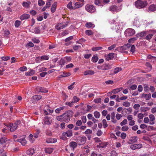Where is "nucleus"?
Wrapping results in <instances>:
<instances>
[{"mask_svg": "<svg viewBox=\"0 0 156 156\" xmlns=\"http://www.w3.org/2000/svg\"><path fill=\"white\" fill-rule=\"evenodd\" d=\"M94 115L96 118L98 119L99 118L100 114L99 112L96 111L94 112Z\"/></svg>", "mask_w": 156, "mask_h": 156, "instance_id": "obj_43", "label": "nucleus"}, {"mask_svg": "<svg viewBox=\"0 0 156 156\" xmlns=\"http://www.w3.org/2000/svg\"><path fill=\"white\" fill-rule=\"evenodd\" d=\"M98 59L97 55H95L93 56L92 58V61L94 62H96Z\"/></svg>", "mask_w": 156, "mask_h": 156, "instance_id": "obj_32", "label": "nucleus"}, {"mask_svg": "<svg viewBox=\"0 0 156 156\" xmlns=\"http://www.w3.org/2000/svg\"><path fill=\"white\" fill-rule=\"evenodd\" d=\"M133 25L139 27L141 25V23L139 20L137 18H136L133 22Z\"/></svg>", "mask_w": 156, "mask_h": 156, "instance_id": "obj_19", "label": "nucleus"}, {"mask_svg": "<svg viewBox=\"0 0 156 156\" xmlns=\"http://www.w3.org/2000/svg\"><path fill=\"white\" fill-rule=\"evenodd\" d=\"M65 61L63 59H61L59 62V65H64L65 64Z\"/></svg>", "mask_w": 156, "mask_h": 156, "instance_id": "obj_63", "label": "nucleus"}, {"mask_svg": "<svg viewBox=\"0 0 156 156\" xmlns=\"http://www.w3.org/2000/svg\"><path fill=\"white\" fill-rule=\"evenodd\" d=\"M64 107H62L57 108L55 110V112L56 113H60L61 110H63L64 109Z\"/></svg>", "mask_w": 156, "mask_h": 156, "instance_id": "obj_45", "label": "nucleus"}, {"mask_svg": "<svg viewBox=\"0 0 156 156\" xmlns=\"http://www.w3.org/2000/svg\"><path fill=\"white\" fill-rule=\"evenodd\" d=\"M136 38L134 37L131 38L128 40V42L130 43H133L136 40Z\"/></svg>", "mask_w": 156, "mask_h": 156, "instance_id": "obj_55", "label": "nucleus"}, {"mask_svg": "<svg viewBox=\"0 0 156 156\" xmlns=\"http://www.w3.org/2000/svg\"><path fill=\"white\" fill-rule=\"evenodd\" d=\"M114 53H111L105 56L106 60L109 61L110 60L112 59L114 57Z\"/></svg>", "mask_w": 156, "mask_h": 156, "instance_id": "obj_18", "label": "nucleus"}, {"mask_svg": "<svg viewBox=\"0 0 156 156\" xmlns=\"http://www.w3.org/2000/svg\"><path fill=\"white\" fill-rule=\"evenodd\" d=\"M102 49V48L101 47H93L92 48V50L93 51H97L98 50H101Z\"/></svg>", "mask_w": 156, "mask_h": 156, "instance_id": "obj_46", "label": "nucleus"}, {"mask_svg": "<svg viewBox=\"0 0 156 156\" xmlns=\"http://www.w3.org/2000/svg\"><path fill=\"white\" fill-rule=\"evenodd\" d=\"M156 10V5H151L149 8V10L150 11H154Z\"/></svg>", "mask_w": 156, "mask_h": 156, "instance_id": "obj_29", "label": "nucleus"}, {"mask_svg": "<svg viewBox=\"0 0 156 156\" xmlns=\"http://www.w3.org/2000/svg\"><path fill=\"white\" fill-rule=\"evenodd\" d=\"M122 5H112L110 6L108 8L109 11L112 12H118L122 9Z\"/></svg>", "mask_w": 156, "mask_h": 156, "instance_id": "obj_5", "label": "nucleus"}, {"mask_svg": "<svg viewBox=\"0 0 156 156\" xmlns=\"http://www.w3.org/2000/svg\"><path fill=\"white\" fill-rule=\"evenodd\" d=\"M21 22L20 21L16 20L15 23V26L16 27H18L20 25Z\"/></svg>", "mask_w": 156, "mask_h": 156, "instance_id": "obj_50", "label": "nucleus"}, {"mask_svg": "<svg viewBox=\"0 0 156 156\" xmlns=\"http://www.w3.org/2000/svg\"><path fill=\"white\" fill-rule=\"evenodd\" d=\"M129 127L127 126H123L121 128V130L123 131H126L129 129Z\"/></svg>", "mask_w": 156, "mask_h": 156, "instance_id": "obj_48", "label": "nucleus"}, {"mask_svg": "<svg viewBox=\"0 0 156 156\" xmlns=\"http://www.w3.org/2000/svg\"><path fill=\"white\" fill-rule=\"evenodd\" d=\"M7 141V139L5 136H3L0 139V144H4L3 147H5L6 145L5 144Z\"/></svg>", "mask_w": 156, "mask_h": 156, "instance_id": "obj_16", "label": "nucleus"}, {"mask_svg": "<svg viewBox=\"0 0 156 156\" xmlns=\"http://www.w3.org/2000/svg\"><path fill=\"white\" fill-rule=\"evenodd\" d=\"M135 6L138 9L143 8L147 6V2L145 0H138L135 2Z\"/></svg>", "mask_w": 156, "mask_h": 156, "instance_id": "obj_3", "label": "nucleus"}, {"mask_svg": "<svg viewBox=\"0 0 156 156\" xmlns=\"http://www.w3.org/2000/svg\"><path fill=\"white\" fill-rule=\"evenodd\" d=\"M83 6V4H81L79 2H75L73 5L74 9L80 8Z\"/></svg>", "mask_w": 156, "mask_h": 156, "instance_id": "obj_20", "label": "nucleus"}, {"mask_svg": "<svg viewBox=\"0 0 156 156\" xmlns=\"http://www.w3.org/2000/svg\"><path fill=\"white\" fill-rule=\"evenodd\" d=\"M30 16L29 14H24L21 16L20 19L22 20H26L30 18Z\"/></svg>", "mask_w": 156, "mask_h": 156, "instance_id": "obj_21", "label": "nucleus"}, {"mask_svg": "<svg viewBox=\"0 0 156 156\" xmlns=\"http://www.w3.org/2000/svg\"><path fill=\"white\" fill-rule=\"evenodd\" d=\"M86 27L88 28H93L94 27V24H93L89 22L87 23H86Z\"/></svg>", "mask_w": 156, "mask_h": 156, "instance_id": "obj_36", "label": "nucleus"}, {"mask_svg": "<svg viewBox=\"0 0 156 156\" xmlns=\"http://www.w3.org/2000/svg\"><path fill=\"white\" fill-rule=\"evenodd\" d=\"M145 32L144 31H142L140 33L137 34H136V37H142L145 35Z\"/></svg>", "mask_w": 156, "mask_h": 156, "instance_id": "obj_34", "label": "nucleus"}, {"mask_svg": "<svg viewBox=\"0 0 156 156\" xmlns=\"http://www.w3.org/2000/svg\"><path fill=\"white\" fill-rule=\"evenodd\" d=\"M137 141V138L136 136L132 137L130 138L129 140L128 141V143L129 144H131L134 143Z\"/></svg>", "mask_w": 156, "mask_h": 156, "instance_id": "obj_15", "label": "nucleus"}, {"mask_svg": "<svg viewBox=\"0 0 156 156\" xmlns=\"http://www.w3.org/2000/svg\"><path fill=\"white\" fill-rule=\"evenodd\" d=\"M122 27L120 25V23H118L117 24L115 25V29L116 30H120L122 29Z\"/></svg>", "mask_w": 156, "mask_h": 156, "instance_id": "obj_40", "label": "nucleus"}, {"mask_svg": "<svg viewBox=\"0 0 156 156\" xmlns=\"http://www.w3.org/2000/svg\"><path fill=\"white\" fill-rule=\"evenodd\" d=\"M80 100L79 98H78L77 97L74 96L73 98V102L74 103H75L78 102Z\"/></svg>", "mask_w": 156, "mask_h": 156, "instance_id": "obj_53", "label": "nucleus"}, {"mask_svg": "<svg viewBox=\"0 0 156 156\" xmlns=\"http://www.w3.org/2000/svg\"><path fill=\"white\" fill-rule=\"evenodd\" d=\"M142 147V145L141 144H132L130 146V148L131 149L134 150L137 149H140Z\"/></svg>", "mask_w": 156, "mask_h": 156, "instance_id": "obj_13", "label": "nucleus"}, {"mask_svg": "<svg viewBox=\"0 0 156 156\" xmlns=\"http://www.w3.org/2000/svg\"><path fill=\"white\" fill-rule=\"evenodd\" d=\"M52 122L51 117L46 116L43 119L42 123L44 125H50L51 124Z\"/></svg>", "mask_w": 156, "mask_h": 156, "instance_id": "obj_8", "label": "nucleus"}, {"mask_svg": "<svg viewBox=\"0 0 156 156\" xmlns=\"http://www.w3.org/2000/svg\"><path fill=\"white\" fill-rule=\"evenodd\" d=\"M67 25V23H58L55 26V27L57 30H60L63 29L66 27Z\"/></svg>", "mask_w": 156, "mask_h": 156, "instance_id": "obj_10", "label": "nucleus"}, {"mask_svg": "<svg viewBox=\"0 0 156 156\" xmlns=\"http://www.w3.org/2000/svg\"><path fill=\"white\" fill-rule=\"evenodd\" d=\"M56 119L58 120L61 122H68L70 120V116L67 112L62 115L57 116Z\"/></svg>", "mask_w": 156, "mask_h": 156, "instance_id": "obj_2", "label": "nucleus"}, {"mask_svg": "<svg viewBox=\"0 0 156 156\" xmlns=\"http://www.w3.org/2000/svg\"><path fill=\"white\" fill-rule=\"evenodd\" d=\"M122 90V88L115 89L113 90L112 91V93L113 94H116L121 91Z\"/></svg>", "mask_w": 156, "mask_h": 156, "instance_id": "obj_33", "label": "nucleus"}, {"mask_svg": "<svg viewBox=\"0 0 156 156\" xmlns=\"http://www.w3.org/2000/svg\"><path fill=\"white\" fill-rule=\"evenodd\" d=\"M38 4L40 6H41L45 4V2L42 0H39L38 1Z\"/></svg>", "mask_w": 156, "mask_h": 156, "instance_id": "obj_62", "label": "nucleus"}, {"mask_svg": "<svg viewBox=\"0 0 156 156\" xmlns=\"http://www.w3.org/2000/svg\"><path fill=\"white\" fill-rule=\"evenodd\" d=\"M49 59V56L47 55H44L41 56V57H38L36 58V59H38L39 60H48Z\"/></svg>", "mask_w": 156, "mask_h": 156, "instance_id": "obj_28", "label": "nucleus"}, {"mask_svg": "<svg viewBox=\"0 0 156 156\" xmlns=\"http://www.w3.org/2000/svg\"><path fill=\"white\" fill-rule=\"evenodd\" d=\"M107 144L105 142H101V143H100V144L99 145H97V147H106Z\"/></svg>", "mask_w": 156, "mask_h": 156, "instance_id": "obj_41", "label": "nucleus"}, {"mask_svg": "<svg viewBox=\"0 0 156 156\" xmlns=\"http://www.w3.org/2000/svg\"><path fill=\"white\" fill-rule=\"evenodd\" d=\"M140 105L139 104H135L133 105V108L136 110H138L139 109Z\"/></svg>", "mask_w": 156, "mask_h": 156, "instance_id": "obj_64", "label": "nucleus"}, {"mask_svg": "<svg viewBox=\"0 0 156 156\" xmlns=\"http://www.w3.org/2000/svg\"><path fill=\"white\" fill-rule=\"evenodd\" d=\"M74 103L73 102V101H72L71 102H67L65 104L66 105H68L69 106L71 107L73 105Z\"/></svg>", "mask_w": 156, "mask_h": 156, "instance_id": "obj_57", "label": "nucleus"}, {"mask_svg": "<svg viewBox=\"0 0 156 156\" xmlns=\"http://www.w3.org/2000/svg\"><path fill=\"white\" fill-rule=\"evenodd\" d=\"M85 9L87 11L91 13L95 12L96 10L94 5L89 4H87L85 6Z\"/></svg>", "mask_w": 156, "mask_h": 156, "instance_id": "obj_7", "label": "nucleus"}, {"mask_svg": "<svg viewBox=\"0 0 156 156\" xmlns=\"http://www.w3.org/2000/svg\"><path fill=\"white\" fill-rule=\"evenodd\" d=\"M135 33V30L133 29L129 28L126 29L125 32V35L126 37H130L132 36Z\"/></svg>", "mask_w": 156, "mask_h": 156, "instance_id": "obj_9", "label": "nucleus"}, {"mask_svg": "<svg viewBox=\"0 0 156 156\" xmlns=\"http://www.w3.org/2000/svg\"><path fill=\"white\" fill-rule=\"evenodd\" d=\"M144 122L145 123H148L149 124L150 122V119L147 117H145L144 118Z\"/></svg>", "mask_w": 156, "mask_h": 156, "instance_id": "obj_54", "label": "nucleus"}, {"mask_svg": "<svg viewBox=\"0 0 156 156\" xmlns=\"http://www.w3.org/2000/svg\"><path fill=\"white\" fill-rule=\"evenodd\" d=\"M21 123L20 120H17L14 124L11 123H5V125L7 126L9 130L10 131H14L16 130L18 126Z\"/></svg>", "mask_w": 156, "mask_h": 156, "instance_id": "obj_1", "label": "nucleus"}, {"mask_svg": "<svg viewBox=\"0 0 156 156\" xmlns=\"http://www.w3.org/2000/svg\"><path fill=\"white\" fill-rule=\"evenodd\" d=\"M94 4L99 6H103L104 5V3L101 0H95L94 1Z\"/></svg>", "mask_w": 156, "mask_h": 156, "instance_id": "obj_24", "label": "nucleus"}, {"mask_svg": "<svg viewBox=\"0 0 156 156\" xmlns=\"http://www.w3.org/2000/svg\"><path fill=\"white\" fill-rule=\"evenodd\" d=\"M40 131L39 130H37L36 132L34 134V137L35 138H37L38 137V135L40 133Z\"/></svg>", "mask_w": 156, "mask_h": 156, "instance_id": "obj_51", "label": "nucleus"}, {"mask_svg": "<svg viewBox=\"0 0 156 156\" xmlns=\"http://www.w3.org/2000/svg\"><path fill=\"white\" fill-rule=\"evenodd\" d=\"M149 119L150 122H149L150 125H153L154 124V120L155 119V117L153 114H150L149 115Z\"/></svg>", "mask_w": 156, "mask_h": 156, "instance_id": "obj_17", "label": "nucleus"}, {"mask_svg": "<svg viewBox=\"0 0 156 156\" xmlns=\"http://www.w3.org/2000/svg\"><path fill=\"white\" fill-rule=\"evenodd\" d=\"M25 136H23L18 139L17 141L20 143L22 145L24 146L27 144V141L25 139Z\"/></svg>", "mask_w": 156, "mask_h": 156, "instance_id": "obj_12", "label": "nucleus"}, {"mask_svg": "<svg viewBox=\"0 0 156 156\" xmlns=\"http://www.w3.org/2000/svg\"><path fill=\"white\" fill-rule=\"evenodd\" d=\"M147 107H143L140 108V111L141 112H144L147 111L148 110Z\"/></svg>", "mask_w": 156, "mask_h": 156, "instance_id": "obj_61", "label": "nucleus"}, {"mask_svg": "<svg viewBox=\"0 0 156 156\" xmlns=\"http://www.w3.org/2000/svg\"><path fill=\"white\" fill-rule=\"evenodd\" d=\"M70 75V73H66L64 72H63L62 74H61L62 76H63V77H67Z\"/></svg>", "mask_w": 156, "mask_h": 156, "instance_id": "obj_47", "label": "nucleus"}, {"mask_svg": "<svg viewBox=\"0 0 156 156\" xmlns=\"http://www.w3.org/2000/svg\"><path fill=\"white\" fill-rule=\"evenodd\" d=\"M102 122L103 124V127L104 128H105L108 126V125L107 123V122L105 119H103L102 120Z\"/></svg>", "mask_w": 156, "mask_h": 156, "instance_id": "obj_59", "label": "nucleus"}, {"mask_svg": "<svg viewBox=\"0 0 156 156\" xmlns=\"http://www.w3.org/2000/svg\"><path fill=\"white\" fill-rule=\"evenodd\" d=\"M154 34H151L147 35L146 37V39L147 40H150L151 38Z\"/></svg>", "mask_w": 156, "mask_h": 156, "instance_id": "obj_56", "label": "nucleus"}, {"mask_svg": "<svg viewBox=\"0 0 156 156\" xmlns=\"http://www.w3.org/2000/svg\"><path fill=\"white\" fill-rule=\"evenodd\" d=\"M39 91L41 92L46 93L48 92V90L45 88L42 87H39Z\"/></svg>", "mask_w": 156, "mask_h": 156, "instance_id": "obj_38", "label": "nucleus"}, {"mask_svg": "<svg viewBox=\"0 0 156 156\" xmlns=\"http://www.w3.org/2000/svg\"><path fill=\"white\" fill-rule=\"evenodd\" d=\"M42 97L40 95H36L33 97V98L35 101H38Z\"/></svg>", "mask_w": 156, "mask_h": 156, "instance_id": "obj_31", "label": "nucleus"}, {"mask_svg": "<svg viewBox=\"0 0 156 156\" xmlns=\"http://www.w3.org/2000/svg\"><path fill=\"white\" fill-rule=\"evenodd\" d=\"M57 140L55 138H48L46 141L47 143H53L57 142Z\"/></svg>", "mask_w": 156, "mask_h": 156, "instance_id": "obj_25", "label": "nucleus"}, {"mask_svg": "<svg viewBox=\"0 0 156 156\" xmlns=\"http://www.w3.org/2000/svg\"><path fill=\"white\" fill-rule=\"evenodd\" d=\"M57 6V3L56 2H55L52 5L51 7V11L52 13H54L55 12L56 10V7Z\"/></svg>", "mask_w": 156, "mask_h": 156, "instance_id": "obj_22", "label": "nucleus"}, {"mask_svg": "<svg viewBox=\"0 0 156 156\" xmlns=\"http://www.w3.org/2000/svg\"><path fill=\"white\" fill-rule=\"evenodd\" d=\"M87 138L85 136H82L80 137V142L78 143L79 145H81L84 144L86 142Z\"/></svg>", "mask_w": 156, "mask_h": 156, "instance_id": "obj_14", "label": "nucleus"}, {"mask_svg": "<svg viewBox=\"0 0 156 156\" xmlns=\"http://www.w3.org/2000/svg\"><path fill=\"white\" fill-rule=\"evenodd\" d=\"M69 146L73 149L76 148L78 144L75 142H71L69 144Z\"/></svg>", "mask_w": 156, "mask_h": 156, "instance_id": "obj_27", "label": "nucleus"}, {"mask_svg": "<svg viewBox=\"0 0 156 156\" xmlns=\"http://www.w3.org/2000/svg\"><path fill=\"white\" fill-rule=\"evenodd\" d=\"M122 70V69L121 68H120L119 67H117L115 68L114 71V73L115 74H116L119 72V71H121Z\"/></svg>", "mask_w": 156, "mask_h": 156, "instance_id": "obj_42", "label": "nucleus"}, {"mask_svg": "<svg viewBox=\"0 0 156 156\" xmlns=\"http://www.w3.org/2000/svg\"><path fill=\"white\" fill-rule=\"evenodd\" d=\"M131 46L130 44H125L124 45L119 47L118 48L119 51L122 53H128L127 50H129Z\"/></svg>", "mask_w": 156, "mask_h": 156, "instance_id": "obj_4", "label": "nucleus"}, {"mask_svg": "<svg viewBox=\"0 0 156 156\" xmlns=\"http://www.w3.org/2000/svg\"><path fill=\"white\" fill-rule=\"evenodd\" d=\"M33 42L34 43H39L40 42V41L38 38H33L32 40Z\"/></svg>", "mask_w": 156, "mask_h": 156, "instance_id": "obj_58", "label": "nucleus"}, {"mask_svg": "<svg viewBox=\"0 0 156 156\" xmlns=\"http://www.w3.org/2000/svg\"><path fill=\"white\" fill-rule=\"evenodd\" d=\"M94 73V72L93 70H87L83 72V75L84 76L87 75H93Z\"/></svg>", "mask_w": 156, "mask_h": 156, "instance_id": "obj_23", "label": "nucleus"}, {"mask_svg": "<svg viewBox=\"0 0 156 156\" xmlns=\"http://www.w3.org/2000/svg\"><path fill=\"white\" fill-rule=\"evenodd\" d=\"M142 97L145 98L146 100H148L151 98V94H142Z\"/></svg>", "mask_w": 156, "mask_h": 156, "instance_id": "obj_30", "label": "nucleus"}, {"mask_svg": "<svg viewBox=\"0 0 156 156\" xmlns=\"http://www.w3.org/2000/svg\"><path fill=\"white\" fill-rule=\"evenodd\" d=\"M30 4V2H24L23 3V6L25 8H29V5Z\"/></svg>", "mask_w": 156, "mask_h": 156, "instance_id": "obj_37", "label": "nucleus"}, {"mask_svg": "<svg viewBox=\"0 0 156 156\" xmlns=\"http://www.w3.org/2000/svg\"><path fill=\"white\" fill-rule=\"evenodd\" d=\"M97 68L99 70H107L111 69L112 67L108 64H104L102 65L97 66Z\"/></svg>", "mask_w": 156, "mask_h": 156, "instance_id": "obj_6", "label": "nucleus"}, {"mask_svg": "<svg viewBox=\"0 0 156 156\" xmlns=\"http://www.w3.org/2000/svg\"><path fill=\"white\" fill-rule=\"evenodd\" d=\"M53 150V149L51 148L48 147L46 148L45 149V152L49 154L51 153Z\"/></svg>", "mask_w": 156, "mask_h": 156, "instance_id": "obj_35", "label": "nucleus"}, {"mask_svg": "<svg viewBox=\"0 0 156 156\" xmlns=\"http://www.w3.org/2000/svg\"><path fill=\"white\" fill-rule=\"evenodd\" d=\"M85 33L87 35H91L93 34V32L91 30H86L85 31Z\"/></svg>", "mask_w": 156, "mask_h": 156, "instance_id": "obj_52", "label": "nucleus"}, {"mask_svg": "<svg viewBox=\"0 0 156 156\" xmlns=\"http://www.w3.org/2000/svg\"><path fill=\"white\" fill-rule=\"evenodd\" d=\"M26 153L28 155H32L34 153V149L33 148H31L27 151Z\"/></svg>", "mask_w": 156, "mask_h": 156, "instance_id": "obj_26", "label": "nucleus"}, {"mask_svg": "<svg viewBox=\"0 0 156 156\" xmlns=\"http://www.w3.org/2000/svg\"><path fill=\"white\" fill-rule=\"evenodd\" d=\"M122 105L126 107H129L130 105V104L129 102L126 101L123 103Z\"/></svg>", "mask_w": 156, "mask_h": 156, "instance_id": "obj_49", "label": "nucleus"}, {"mask_svg": "<svg viewBox=\"0 0 156 156\" xmlns=\"http://www.w3.org/2000/svg\"><path fill=\"white\" fill-rule=\"evenodd\" d=\"M127 123V120L126 119H124L122 122L120 123V125L121 126H123L124 125L126 124Z\"/></svg>", "mask_w": 156, "mask_h": 156, "instance_id": "obj_60", "label": "nucleus"}, {"mask_svg": "<svg viewBox=\"0 0 156 156\" xmlns=\"http://www.w3.org/2000/svg\"><path fill=\"white\" fill-rule=\"evenodd\" d=\"M62 136L66 137H70L72 136L73 135V131L71 129H69L66 131L63 132L62 133Z\"/></svg>", "mask_w": 156, "mask_h": 156, "instance_id": "obj_11", "label": "nucleus"}, {"mask_svg": "<svg viewBox=\"0 0 156 156\" xmlns=\"http://www.w3.org/2000/svg\"><path fill=\"white\" fill-rule=\"evenodd\" d=\"M67 7L69 9H74L73 6H72V3L71 2H70L67 5Z\"/></svg>", "mask_w": 156, "mask_h": 156, "instance_id": "obj_44", "label": "nucleus"}, {"mask_svg": "<svg viewBox=\"0 0 156 156\" xmlns=\"http://www.w3.org/2000/svg\"><path fill=\"white\" fill-rule=\"evenodd\" d=\"M33 137L34 136L31 134H30L29 136V141L32 143L35 141V139Z\"/></svg>", "mask_w": 156, "mask_h": 156, "instance_id": "obj_39", "label": "nucleus"}]
</instances>
